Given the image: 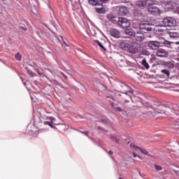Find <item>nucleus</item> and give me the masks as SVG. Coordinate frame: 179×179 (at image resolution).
Instances as JSON below:
<instances>
[{
  "label": "nucleus",
  "mask_w": 179,
  "mask_h": 179,
  "mask_svg": "<svg viewBox=\"0 0 179 179\" xmlns=\"http://www.w3.org/2000/svg\"><path fill=\"white\" fill-rule=\"evenodd\" d=\"M116 87L119 90H120V93L125 94L124 99H129L132 100V96H134V90L131 88V87L127 85L125 83L122 82H118L116 84Z\"/></svg>",
  "instance_id": "nucleus-1"
},
{
  "label": "nucleus",
  "mask_w": 179,
  "mask_h": 179,
  "mask_svg": "<svg viewBox=\"0 0 179 179\" xmlns=\"http://www.w3.org/2000/svg\"><path fill=\"white\" fill-rule=\"evenodd\" d=\"M154 106H156L157 107H158L157 113H159V114H166V113H170L174 111V110H176L175 108H177V105H169V107L164 106V105H162V103L160 102H155L154 103Z\"/></svg>",
  "instance_id": "nucleus-2"
},
{
  "label": "nucleus",
  "mask_w": 179,
  "mask_h": 179,
  "mask_svg": "<svg viewBox=\"0 0 179 179\" xmlns=\"http://www.w3.org/2000/svg\"><path fill=\"white\" fill-rule=\"evenodd\" d=\"M163 24H159V27H174V26L176 24V20L174 17H166L163 19L162 21Z\"/></svg>",
  "instance_id": "nucleus-3"
},
{
  "label": "nucleus",
  "mask_w": 179,
  "mask_h": 179,
  "mask_svg": "<svg viewBox=\"0 0 179 179\" xmlns=\"http://www.w3.org/2000/svg\"><path fill=\"white\" fill-rule=\"evenodd\" d=\"M117 24L122 29H129V27L131 26V22H129V20L125 17H119Z\"/></svg>",
  "instance_id": "nucleus-4"
},
{
  "label": "nucleus",
  "mask_w": 179,
  "mask_h": 179,
  "mask_svg": "<svg viewBox=\"0 0 179 179\" xmlns=\"http://www.w3.org/2000/svg\"><path fill=\"white\" fill-rule=\"evenodd\" d=\"M136 6L138 8H145L153 5V0H137L136 1Z\"/></svg>",
  "instance_id": "nucleus-5"
},
{
  "label": "nucleus",
  "mask_w": 179,
  "mask_h": 179,
  "mask_svg": "<svg viewBox=\"0 0 179 179\" xmlns=\"http://www.w3.org/2000/svg\"><path fill=\"white\" fill-rule=\"evenodd\" d=\"M139 48L141 47H139V45L136 42H131L128 51L130 54H138L139 52Z\"/></svg>",
  "instance_id": "nucleus-6"
},
{
  "label": "nucleus",
  "mask_w": 179,
  "mask_h": 179,
  "mask_svg": "<svg viewBox=\"0 0 179 179\" xmlns=\"http://www.w3.org/2000/svg\"><path fill=\"white\" fill-rule=\"evenodd\" d=\"M140 31L142 33H149L153 31V28L149 24L141 23L140 25Z\"/></svg>",
  "instance_id": "nucleus-7"
},
{
  "label": "nucleus",
  "mask_w": 179,
  "mask_h": 179,
  "mask_svg": "<svg viewBox=\"0 0 179 179\" xmlns=\"http://www.w3.org/2000/svg\"><path fill=\"white\" fill-rule=\"evenodd\" d=\"M115 10L120 16H124L128 13V8L124 6H117L115 7Z\"/></svg>",
  "instance_id": "nucleus-8"
},
{
  "label": "nucleus",
  "mask_w": 179,
  "mask_h": 179,
  "mask_svg": "<svg viewBox=\"0 0 179 179\" xmlns=\"http://www.w3.org/2000/svg\"><path fill=\"white\" fill-rule=\"evenodd\" d=\"M134 34V37L136 41L141 42L145 40V35H143V32H142L141 30L135 31Z\"/></svg>",
  "instance_id": "nucleus-9"
},
{
  "label": "nucleus",
  "mask_w": 179,
  "mask_h": 179,
  "mask_svg": "<svg viewBox=\"0 0 179 179\" xmlns=\"http://www.w3.org/2000/svg\"><path fill=\"white\" fill-rule=\"evenodd\" d=\"M148 47L151 50H157L159 47H162V43L157 41H150L148 42Z\"/></svg>",
  "instance_id": "nucleus-10"
},
{
  "label": "nucleus",
  "mask_w": 179,
  "mask_h": 179,
  "mask_svg": "<svg viewBox=\"0 0 179 179\" xmlns=\"http://www.w3.org/2000/svg\"><path fill=\"white\" fill-rule=\"evenodd\" d=\"M107 19L114 24H117L118 20H120V17L115 16V14L113 13L108 14Z\"/></svg>",
  "instance_id": "nucleus-11"
},
{
  "label": "nucleus",
  "mask_w": 179,
  "mask_h": 179,
  "mask_svg": "<svg viewBox=\"0 0 179 179\" xmlns=\"http://www.w3.org/2000/svg\"><path fill=\"white\" fill-rule=\"evenodd\" d=\"M131 45V41H123L120 43V48L124 51H128L129 49V45Z\"/></svg>",
  "instance_id": "nucleus-12"
},
{
  "label": "nucleus",
  "mask_w": 179,
  "mask_h": 179,
  "mask_svg": "<svg viewBox=\"0 0 179 179\" xmlns=\"http://www.w3.org/2000/svg\"><path fill=\"white\" fill-rule=\"evenodd\" d=\"M110 34L112 36V37H115V38H120V37H121V34L117 29H110Z\"/></svg>",
  "instance_id": "nucleus-13"
},
{
  "label": "nucleus",
  "mask_w": 179,
  "mask_h": 179,
  "mask_svg": "<svg viewBox=\"0 0 179 179\" xmlns=\"http://www.w3.org/2000/svg\"><path fill=\"white\" fill-rule=\"evenodd\" d=\"M120 66H129L131 65V62L125 59V58L120 59L118 60Z\"/></svg>",
  "instance_id": "nucleus-14"
},
{
  "label": "nucleus",
  "mask_w": 179,
  "mask_h": 179,
  "mask_svg": "<svg viewBox=\"0 0 179 179\" xmlns=\"http://www.w3.org/2000/svg\"><path fill=\"white\" fill-rule=\"evenodd\" d=\"M130 148H134V150H140L143 155H148L149 152H148V150H146L145 149L141 148L138 146H136L132 143L130 144Z\"/></svg>",
  "instance_id": "nucleus-15"
},
{
  "label": "nucleus",
  "mask_w": 179,
  "mask_h": 179,
  "mask_svg": "<svg viewBox=\"0 0 179 179\" xmlns=\"http://www.w3.org/2000/svg\"><path fill=\"white\" fill-rule=\"evenodd\" d=\"M98 6L99 7L95 8L96 12L101 15H105V13L107 12V10H106V8H104V6L100 5Z\"/></svg>",
  "instance_id": "nucleus-16"
},
{
  "label": "nucleus",
  "mask_w": 179,
  "mask_h": 179,
  "mask_svg": "<svg viewBox=\"0 0 179 179\" xmlns=\"http://www.w3.org/2000/svg\"><path fill=\"white\" fill-rule=\"evenodd\" d=\"M167 52L164 49H159L157 51V57H159V58H165Z\"/></svg>",
  "instance_id": "nucleus-17"
},
{
  "label": "nucleus",
  "mask_w": 179,
  "mask_h": 179,
  "mask_svg": "<svg viewBox=\"0 0 179 179\" xmlns=\"http://www.w3.org/2000/svg\"><path fill=\"white\" fill-rule=\"evenodd\" d=\"M161 75L164 76L165 79H169V78H170V70L166 69L161 70Z\"/></svg>",
  "instance_id": "nucleus-18"
},
{
  "label": "nucleus",
  "mask_w": 179,
  "mask_h": 179,
  "mask_svg": "<svg viewBox=\"0 0 179 179\" xmlns=\"http://www.w3.org/2000/svg\"><path fill=\"white\" fill-rule=\"evenodd\" d=\"M133 15L136 17H143L145 16L143 13H142V11L140 10H134L133 12Z\"/></svg>",
  "instance_id": "nucleus-19"
},
{
  "label": "nucleus",
  "mask_w": 179,
  "mask_h": 179,
  "mask_svg": "<svg viewBox=\"0 0 179 179\" xmlns=\"http://www.w3.org/2000/svg\"><path fill=\"white\" fill-rule=\"evenodd\" d=\"M169 36L171 38H179V33L176 31H171L169 32Z\"/></svg>",
  "instance_id": "nucleus-20"
},
{
  "label": "nucleus",
  "mask_w": 179,
  "mask_h": 179,
  "mask_svg": "<svg viewBox=\"0 0 179 179\" xmlns=\"http://www.w3.org/2000/svg\"><path fill=\"white\" fill-rule=\"evenodd\" d=\"M88 3H90V5H92V6H100L99 0H88Z\"/></svg>",
  "instance_id": "nucleus-21"
},
{
  "label": "nucleus",
  "mask_w": 179,
  "mask_h": 179,
  "mask_svg": "<svg viewBox=\"0 0 179 179\" xmlns=\"http://www.w3.org/2000/svg\"><path fill=\"white\" fill-rule=\"evenodd\" d=\"M159 9L157 6H152L150 8L151 13H155L156 15H157V13H159Z\"/></svg>",
  "instance_id": "nucleus-22"
},
{
  "label": "nucleus",
  "mask_w": 179,
  "mask_h": 179,
  "mask_svg": "<svg viewBox=\"0 0 179 179\" xmlns=\"http://www.w3.org/2000/svg\"><path fill=\"white\" fill-rule=\"evenodd\" d=\"M141 64L143 66H145V69H149V64H148V62H146V59H143L141 62Z\"/></svg>",
  "instance_id": "nucleus-23"
},
{
  "label": "nucleus",
  "mask_w": 179,
  "mask_h": 179,
  "mask_svg": "<svg viewBox=\"0 0 179 179\" xmlns=\"http://www.w3.org/2000/svg\"><path fill=\"white\" fill-rule=\"evenodd\" d=\"M95 43H96V44H97L100 47V48L103 50V51H107V49H106L104 45H103V44H101V42H100L99 41H95Z\"/></svg>",
  "instance_id": "nucleus-24"
},
{
  "label": "nucleus",
  "mask_w": 179,
  "mask_h": 179,
  "mask_svg": "<svg viewBox=\"0 0 179 179\" xmlns=\"http://www.w3.org/2000/svg\"><path fill=\"white\" fill-rule=\"evenodd\" d=\"M135 31H133L132 30L126 29L125 30V34H127V36H134Z\"/></svg>",
  "instance_id": "nucleus-25"
},
{
  "label": "nucleus",
  "mask_w": 179,
  "mask_h": 179,
  "mask_svg": "<svg viewBox=\"0 0 179 179\" xmlns=\"http://www.w3.org/2000/svg\"><path fill=\"white\" fill-rule=\"evenodd\" d=\"M101 121H102V122H105L106 124H108L110 122V120H108V118H107L106 116H102Z\"/></svg>",
  "instance_id": "nucleus-26"
},
{
  "label": "nucleus",
  "mask_w": 179,
  "mask_h": 179,
  "mask_svg": "<svg viewBox=\"0 0 179 179\" xmlns=\"http://www.w3.org/2000/svg\"><path fill=\"white\" fill-rule=\"evenodd\" d=\"M44 124L45 125H48L51 128H54V124H52V120L49 121V122L48 121H45Z\"/></svg>",
  "instance_id": "nucleus-27"
},
{
  "label": "nucleus",
  "mask_w": 179,
  "mask_h": 179,
  "mask_svg": "<svg viewBox=\"0 0 179 179\" xmlns=\"http://www.w3.org/2000/svg\"><path fill=\"white\" fill-rule=\"evenodd\" d=\"M141 29V24L138 23V22H133V29Z\"/></svg>",
  "instance_id": "nucleus-28"
},
{
  "label": "nucleus",
  "mask_w": 179,
  "mask_h": 179,
  "mask_svg": "<svg viewBox=\"0 0 179 179\" xmlns=\"http://www.w3.org/2000/svg\"><path fill=\"white\" fill-rule=\"evenodd\" d=\"M110 140L113 141V142H115V143L120 144V140L117 138L115 136H111Z\"/></svg>",
  "instance_id": "nucleus-29"
},
{
  "label": "nucleus",
  "mask_w": 179,
  "mask_h": 179,
  "mask_svg": "<svg viewBox=\"0 0 179 179\" xmlns=\"http://www.w3.org/2000/svg\"><path fill=\"white\" fill-rule=\"evenodd\" d=\"M99 6L100 5H104L106 3H108L110 2V0H99Z\"/></svg>",
  "instance_id": "nucleus-30"
},
{
  "label": "nucleus",
  "mask_w": 179,
  "mask_h": 179,
  "mask_svg": "<svg viewBox=\"0 0 179 179\" xmlns=\"http://www.w3.org/2000/svg\"><path fill=\"white\" fill-rule=\"evenodd\" d=\"M27 73H28V75L31 77V78H34V73H33V71L30 69H28L27 71Z\"/></svg>",
  "instance_id": "nucleus-31"
},
{
  "label": "nucleus",
  "mask_w": 179,
  "mask_h": 179,
  "mask_svg": "<svg viewBox=\"0 0 179 179\" xmlns=\"http://www.w3.org/2000/svg\"><path fill=\"white\" fill-rule=\"evenodd\" d=\"M15 59H17V61H22V55H20V53H17L15 55Z\"/></svg>",
  "instance_id": "nucleus-32"
},
{
  "label": "nucleus",
  "mask_w": 179,
  "mask_h": 179,
  "mask_svg": "<svg viewBox=\"0 0 179 179\" xmlns=\"http://www.w3.org/2000/svg\"><path fill=\"white\" fill-rule=\"evenodd\" d=\"M142 55H150V52L149 51L144 50L141 52Z\"/></svg>",
  "instance_id": "nucleus-33"
},
{
  "label": "nucleus",
  "mask_w": 179,
  "mask_h": 179,
  "mask_svg": "<svg viewBox=\"0 0 179 179\" xmlns=\"http://www.w3.org/2000/svg\"><path fill=\"white\" fill-rule=\"evenodd\" d=\"M155 170H157L158 171H160L161 170H162L163 168H162V166H160L157 164H155Z\"/></svg>",
  "instance_id": "nucleus-34"
},
{
  "label": "nucleus",
  "mask_w": 179,
  "mask_h": 179,
  "mask_svg": "<svg viewBox=\"0 0 179 179\" xmlns=\"http://www.w3.org/2000/svg\"><path fill=\"white\" fill-rule=\"evenodd\" d=\"M97 129H100L101 131H103V132H108V129H104V128H103V127H100V126H98V127H97Z\"/></svg>",
  "instance_id": "nucleus-35"
},
{
  "label": "nucleus",
  "mask_w": 179,
  "mask_h": 179,
  "mask_svg": "<svg viewBox=\"0 0 179 179\" xmlns=\"http://www.w3.org/2000/svg\"><path fill=\"white\" fill-rule=\"evenodd\" d=\"M19 29H20V30H24V31H27V28L25 26H20V27H19Z\"/></svg>",
  "instance_id": "nucleus-36"
},
{
  "label": "nucleus",
  "mask_w": 179,
  "mask_h": 179,
  "mask_svg": "<svg viewBox=\"0 0 179 179\" xmlns=\"http://www.w3.org/2000/svg\"><path fill=\"white\" fill-rule=\"evenodd\" d=\"M52 83L55 85V86H59V83L57 80H53Z\"/></svg>",
  "instance_id": "nucleus-37"
},
{
  "label": "nucleus",
  "mask_w": 179,
  "mask_h": 179,
  "mask_svg": "<svg viewBox=\"0 0 179 179\" xmlns=\"http://www.w3.org/2000/svg\"><path fill=\"white\" fill-rule=\"evenodd\" d=\"M115 110H117V111H119L120 113L122 112V108H121V107H115Z\"/></svg>",
  "instance_id": "nucleus-38"
},
{
  "label": "nucleus",
  "mask_w": 179,
  "mask_h": 179,
  "mask_svg": "<svg viewBox=\"0 0 179 179\" xmlns=\"http://www.w3.org/2000/svg\"><path fill=\"white\" fill-rule=\"evenodd\" d=\"M35 72H37V73L40 76H41V73L40 72V69L36 68L34 69Z\"/></svg>",
  "instance_id": "nucleus-39"
},
{
  "label": "nucleus",
  "mask_w": 179,
  "mask_h": 179,
  "mask_svg": "<svg viewBox=\"0 0 179 179\" xmlns=\"http://www.w3.org/2000/svg\"><path fill=\"white\" fill-rule=\"evenodd\" d=\"M59 73H61V75H62L65 79H68V77L66 75H65V73H64V72L60 71Z\"/></svg>",
  "instance_id": "nucleus-40"
},
{
  "label": "nucleus",
  "mask_w": 179,
  "mask_h": 179,
  "mask_svg": "<svg viewBox=\"0 0 179 179\" xmlns=\"http://www.w3.org/2000/svg\"><path fill=\"white\" fill-rule=\"evenodd\" d=\"M81 134H83L84 135H87L89 134V131H80Z\"/></svg>",
  "instance_id": "nucleus-41"
},
{
  "label": "nucleus",
  "mask_w": 179,
  "mask_h": 179,
  "mask_svg": "<svg viewBox=\"0 0 179 179\" xmlns=\"http://www.w3.org/2000/svg\"><path fill=\"white\" fill-rule=\"evenodd\" d=\"M132 156L133 157H138V155L135 152H133Z\"/></svg>",
  "instance_id": "nucleus-42"
},
{
  "label": "nucleus",
  "mask_w": 179,
  "mask_h": 179,
  "mask_svg": "<svg viewBox=\"0 0 179 179\" xmlns=\"http://www.w3.org/2000/svg\"><path fill=\"white\" fill-rule=\"evenodd\" d=\"M175 44H176V45H178V48L179 50V41L175 42Z\"/></svg>",
  "instance_id": "nucleus-43"
},
{
  "label": "nucleus",
  "mask_w": 179,
  "mask_h": 179,
  "mask_svg": "<svg viewBox=\"0 0 179 179\" xmlns=\"http://www.w3.org/2000/svg\"><path fill=\"white\" fill-rule=\"evenodd\" d=\"M58 86H59V87H61L62 89H64V86L62 85V84L59 83Z\"/></svg>",
  "instance_id": "nucleus-44"
},
{
  "label": "nucleus",
  "mask_w": 179,
  "mask_h": 179,
  "mask_svg": "<svg viewBox=\"0 0 179 179\" xmlns=\"http://www.w3.org/2000/svg\"><path fill=\"white\" fill-rule=\"evenodd\" d=\"M109 155H114V152H113V150H110L109 151Z\"/></svg>",
  "instance_id": "nucleus-45"
},
{
  "label": "nucleus",
  "mask_w": 179,
  "mask_h": 179,
  "mask_svg": "<svg viewBox=\"0 0 179 179\" xmlns=\"http://www.w3.org/2000/svg\"><path fill=\"white\" fill-rule=\"evenodd\" d=\"M110 106H111L113 108H115V107H114V103L111 102V103H110Z\"/></svg>",
  "instance_id": "nucleus-46"
},
{
  "label": "nucleus",
  "mask_w": 179,
  "mask_h": 179,
  "mask_svg": "<svg viewBox=\"0 0 179 179\" xmlns=\"http://www.w3.org/2000/svg\"><path fill=\"white\" fill-rule=\"evenodd\" d=\"M147 115H152V112H150V111L148 112Z\"/></svg>",
  "instance_id": "nucleus-47"
},
{
  "label": "nucleus",
  "mask_w": 179,
  "mask_h": 179,
  "mask_svg": "<svg viewBox=\"0 0 179 179\" xmlns=\"http://www.w3.org/2000/svg\"><path fill=\"white\" fill-rule=\"evenodd\" d=\"M51 24H52V26H54L55 24V22H54V21H50Z\"/></svg>",
  "instance_id": "nucleus-48"
},
{
  "label": "nucleus",
  "mask_w": 179,
  "mask_h": 179,
  "mask_svg": "<svg viewBox=\"0 0 179 179\" xmlns=\"http://www.w3.org/2000/svg\"><path fill=\"white\" fill-rule=\"evenodd\" d=\"M124 103H129V100L125 99V100H124Z\"/></svg>",
  "instance_id": "nucleus-49"
},
{
  "label": "nucleus",
  "mask_w": 179,
  "mask_h": 179,
  "mask_svg": "<svg viewBox=\"0 0 179 179\" xmlns=\"http://www.w3.org/2000/svg\"><path fill=\"white\" fill-rule=\"evenodd\" d=\"M138 159H141V160H142V157H141V156L138 155Z\"/></svg>",
  "instance_id": "nucleus-50"
},
{
  "label": "nucleus",
  "mask_w": 179,
  "mask_h": 179,
  "mask_svg": "<svg viewBox=\"0 0 179 179\" xmlns=\"http://www.w3.org/2000/svg\"><path fill=\"white\" fill-rule=\"evenodd\" d=\"M64 43L65 44V45H66V47H68V44L66 43L65 41H64Z\"/></svg>",
  "instance_id": "nucleus-51"
},
{
  "label": "nucleus",
  "mask_w": 179,
  "mask_h": 179,
  "mask_svg": "<svg viewBox=\"0 0 179 179\" xmlns=\"http://www.w3.org/2000/svg\"><path fill=\"white\" fill-rule=\"evenodd\" d=\"M61 38H62V40H64V38L62 36H61Z\"/></svg>",
  "instance_id": "nucleus-52"
},
{
  "label": "nucleus",
  "mask_w": 179,
  "mask_h": 179,
  "mask_svg": "<svg viewBox=\"0 0 179 179\" xmlns=\"http://www.w3.org/2000/svg\"><path fill=\"white\" fill-rule=\"evenodd\" d=\"M2 1H8V0H2ZM10 1H12V0H10Z\"/></svg>",
  "instance_id": "nucleus-53"
},
{
  "label": "nucleus",
  "mask_w": 179,
  "mask_h": 179,
  "mask_svg": "<svg viewBox=\"0 0 179 179\" xmlns=\"http://www.w3.org/2000/svg\"><path fill=\"white\" fill-rule=\"evenodd\" d=\"M108 97H110V96H106V98H107V99H108Z\"/></svg>",
  "instance_id": "nucleus-54"
},
{
  "label": "nucleus",
  "mask_w": 179,
  "mask_h": 179,
  "mask_svg": "<svg viewBox=\"0 0 179 179\" xmlns=\"http://www.w3.org/2000/svg\"><path fill=\"white\" fill-rule=\"evenodd\" d=\"M101 86H103V85L101 84Z\"/></svg>",
  "instance_id": "nucleus-55"
},
{
  "label": "nucleus",
  "mask_w": 179,
  "mask_h": 179,
  "mask_svg": "<svg viewBox=\"0 0 179 179\" xmlns=\"http://www.w3.org/2000/svg\"><path fill=\"white\" fill-rule=\"evenodd\" d=\"M119 96H121V94H119Z\"/></svg>",
  "instance_id": "nucleus-56"
}]
</instances>
